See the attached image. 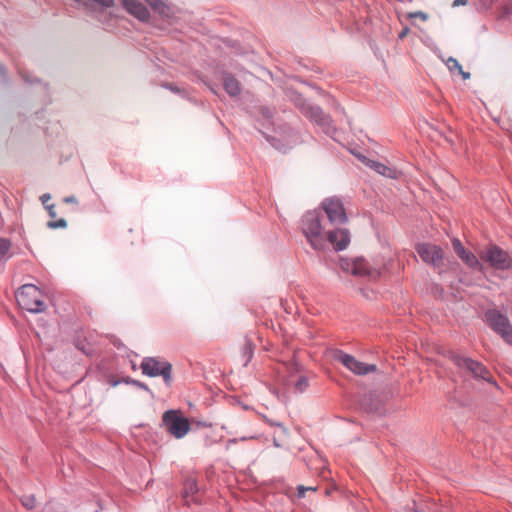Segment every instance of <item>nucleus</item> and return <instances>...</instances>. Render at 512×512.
<instances>
[{
  "label": "nucleus",
  "instance_id": "obj_1",
  "mask_svg": "<svg viewBox=\"0 0 512 512\" xmlns=\"http://www.w3.org/2000/svg\"><path fill=\"white\" fill-rule=\"evenodd\" d=\"M301 229L313 249L320 250L324 247L322 216L320 211L312 210L306 212L301 220Z\"/></svg>",
  "mask_w": 512,
  "mask_h": 512
},
{
  "label": "nucleus",
  "instance_id": "obj_2",
  "mask_svg": "<svg viewBox=\"0 0 512 512\" xmlns=\"http://www.w3.org/2000/svg\"><path fill=\"white\" fill-rule=\"evenodd\" d=\"M161 426L176 439L183 438L191 429L189 419L183 415L181 410L176 409H170L163 413Z\"/></svg>",
  "mask_w": 512,
  "mask_h": 512
},
{
  "label": "nucleus",
  "instance_id": "obj_3",
  "mask_svg": "<svg viewBox=\"0 0 512 512\" xmlns=\"http://www.w3.org/2000/svg\"><path fill=\"white\" fill-rule=\"evenodd\" d=\"M15 297L18 305L28 312L40 313L46 309V305L42 300V292L33 284L23 285L16 292Z\"/></svg>",
  "mask_w": 512,
  "mask_h": 512
},
{
  "label": "nucleus",
  "instance_id": "obj_4",
  "mask_svg": "<svg viewBox=\"0 0 512 512\" xmlns=\"http://www.w3.org/2000/svg\"><path fill=\"white\" fill-rule=\"evenodd\" d=\"M140 368L142 374L148 377L161 376L166 386H171L173 382V368L172 364L169 361H162L157 357H144L140 364Z\"/></svg>",
  "mask_w": 512,
  "mask_h": 512
},
{
  "label": "nucleus",
  "instance_id": "obj_5",
  "mask_svg": "<svg viewBox=\"0 0 512 512\" xmlns=\"http://www.w3.org/2000/svg\"><path fill=\"white\" fill-rule=\"evenodd\" d=\"M480 258L496 271H508L512 269V255L496 244L487 246L480 254Z\"/></svg>",
  "mask_w": 512,
  "mask_h": 512
},
{
  "label": "nucleus",
  "instance_id": "obj_6",
  "mask_svg": "<svg viewBox=\"0 0 512 512\" xmlns=\"http://www.w3.org/2000/svg\"><path fill=\"white\" fill-rule=\"evenodd\" d=\"M448 358L459 368L467 369L474 378L496 384L492 380L490 371L481 362L461 356L453 351L448 352Z\"/></svg>",
  "mask_w": 512,
  "mask_h": 512
},
{
  "label": "nucleus",
  "instance_id": "obj_7",
  "mask_svg": "<svg viewBox=\"0 0 512 512\" xmlns=\"http://www.w3.org/2000/svg\"><path fill=\"white\" fill-rule=\"evenodd\" d=\"M485 321L495 333L512 346V325L506 315L496 309H490L485 313Z\"/></svg>",
  "mask_w": 512,
  "mask_h": 512
},
{
  "label": "nucleus",
  "instance_id": "obj_8",
  "mask_svg": "<svg viewBox=\"0 0 512 512\" xmlns=\"http://www.w3.org/2000/svg\"><path fill=\"white\" fill-rule=\"evenodd\" d=\"M300 110L306 118L320 126L325 133L334 130L331 116L326 114L321 107L310 103H303Z\"/></svg>",
  "mask_w": 512,
  "mask_h": 512
},
{
  "label": "nucleus",
  "instance_id": "obj_9",
  "mask_svg": "<svg viewBox=\"0 0 512 512\" xmlns=\"http://www.w3.org/2000/svg\"><path fill=\"white\" fill-rule=\"evenodd\" d=\"M334 358L356 375H367L377 370V366L375 364H366L358 361L354 356L347 354L342 350H337Z\"/></svg>",
  "mask_w": 512,
  "mask_h": 512
},
{
  "label": "nucleus",
  "instance_id": "obj_10",
  "mask_svg": "<svg viewBox=\"0 0 512 512\" xmlns=\"http://www.w3.org/2000/svg\"><path fill=\"white\" fill-rule=\"evenodd\" d=\"M321 208L324 210L331 224H344L348 221L344 205L342 201L336 197L325 199L321 203Z\"/></svg>",
  "mask_w": 512,
  "mask_h": 512
},
{
  "label": "nucleus",
  "instance_id": "obj_11",
  "mask_svg": "<svg viewBox=\"0 0 512 512\" xmlns=\"http://www.w3.org/2000/svg\"><path fill=\"white\" fill-rule=\"evenodd\" d=\"M416 251L425 263L431 264L435 267L441 266L444 252L440 246L421 243L417 245Z\"/></svg>",
  "mask_w": 512,
  "mask_h": 512
},
{
  "label": "nucleus",
  "instance_id": "obj_12",
  "mask_svg": "<svg viewBox=\"0 0 512 512\" xmlns=\"http://www.w3.org/2000/svg\"><path fill=\"white\" fill-rule=\"evenodd\" d=\"M452 246L457 256L470 268L478 271H483V264L478 258L470 251L466 250L461 241L457 238L452 240Z\"/></svg>",
  "mask_w": 512,
  "mask_h": 512
},
{
  "label": "nucleus",
  "instance_id": "obj_13",
  "mask_svg": "<svg viewBox=\"0 0 512 512\" xmlns=\"http://www.w3.org/2000/svg\"><path fill=\"white\" fill-rule=\"evenodd\" d=\"M327 240L331 243L335 251L346 249L350 243V232L345 228L331 230L327 234Z\"/></svg>",
  "mask_w": 512,
  "mask_h": 512
},
{
  "label": "nucleus",
  "instance_id": "obj_14",
  "mask_svg": "<svg viewBox=\"0 0 512 512\" xmlns=\"http://www.w3.org/2000/svg\"><path fill=\"white\" fill-rule=\"evenodd\" d=\"M122 6L130 15L142 22H146L150 19L149 10L138 0H122Z\"/></svg>",
  "mask_w": 512,
  "mask_h": 512
},
{
  "label": "nucleus",
  "instance_id": "obj_15",
  "mask_svg": "<svg viewBox=\"0 0 512 512\" xmlns=\"http://www.w3.org/2000/svg\"><path fill=\"white\" fill-rule=\"evenodd\" d=\"M223 86L225 91L231 97H236L241 92L240 82L229 73H225L223 77Z\"/></svg>",
  "mask_w": 512,
  "mask_h": 512
},
{
  "label": "nucleus",
  "instance_id": "obj_16",
  "mask_svg": "<svg viewBox=\"0 0 512 512\" xmlns=\"http://www.w3.org/2000/svg\"><path fill=\"white\" fill-rule=\"evenodd\" d=\"M351 272L356 276H372L373 271L371 270L368 262L363 258H358L352 263Z\"/></svg>",
  "mask_w": 512,
  "mask_h": 512
},
{
  "label": "nucleus",
  "instance_id": "obj_17",
  "mask_svg": "<svg viewBox=\"0 0 512 512\" xmlns=\"http://www.w3.org/2000/svg\"><path fill=\"white\" fill-rule=\"evenodd\" d=\"M147 4L163 18H169L171 9L163 0H145Z\"/></svg>",
  "mask_w": 512,
  "mask_h": 512
},
{
  "label": "nucleus",
  "instance_id": "obj_18",
  "mask_svg": "<svg viewBox=\"0 0 512 512\" xmlns=\"http://www.w3.org/2000/svg\"><path fill=\"white\" fill-rule=\"evenodd\" d=\"M253 354H254V345L250 339L245 337L244 343L242 346V358H243V362H244L245 366L250 362V360L253 357Z\"/></svg>",
  "mask_w": 512,
  "mask_h": 512
},
{
  "label": "nucleus",
  "instance_id": "obj_19",
  "mask_svg": "<svg viewBox=\"0 0 512 512\" xmlns=\"http://www.w3.org/2000/svg\"><path fill=\"white\" fill-rule=\"evenodd\" d=\"M198 492V484L195 478H187L183 485V496L188 497Z\"/></svg>",
  "mask_w": 512,
  "mask_h": 512
},
{
  "label": "nucleus",
  "instance_id": "obj_20",
  "mask_svg": "<svg viewBox=\"0 0 512 512\" xmlns=\"http://www.w3.org/2000/svg\"><path fill=\"white\" fill-rule=\"evenodd\" d=\"M123 382L126 383V384H131V385H133V386H135L137 388H140L142 390H145L147 392H151L149 387L144 382H141L139 380L133 379L131 377L124 378Z\"/></svg>",
  "mask_w": 512,
  "mask_h": 512
},
{
  "label": "nucleus",
  "instance_id": "obj_21",
  "mask_svg": "<svg viewBox=\"0 0 512 512\" xmlns=\"http://www.w3.org/2000/svg\"><path fill=\"white\" fill-rule=\"evenodd\" d=\"M309 386V380L306 376H300L295 383L296 391L303 393Z\"/></svg>",
  "mask_w": 512,
  "mask_h": 512
},
{
  "label": "nucleus",
  "instance_id": "obj_22",
  "mask_svg": "<svg viewBox=\"0 0 512 512\" xmlns=\"http://www.w3.org/2000/svg\"><path fill=\"white\" fill-rule=\"evenodd\" d=\"M21 503L26 509L32 510L36 505V500L34 495H26L21 498Z\"/></svg>",
  "mask_w": 512,
  "mask_h": 512
},
{
  "label": "nucleus",
  "instance_id": "obj_23",
  "mask_svg": "<svg viewBox=\"0 0 512 512\" xmlns=\"http://www.w3.org/2000/svg\"><path fill=\"white\" fill-rule=\"evenodd\" d=\"M371 163L372 164L370 165V167H372L376 172H378L381 175L387 176L388 172H390V168H388L386 165L382 163L374 161H371Z\"/></svg>",
  "mask_w": 512,
  "mask_h": 512
},
{
  "label": "nucleus",
  "instance_id": "obj_24",
  "mask_svg": "<svg viewBox=\"0 0 512 512\" xmlns=\"http://www.w3.org/2000/svg\"><path fill=\"white\" fill-rule=\"evenodd\" d=\"M11 248V241L6 238H0V257H5Z\"/></svg>",
  "mask_w": 512,
  "mask_h": 512
},
{
  "label": "nucleus",
  "instance_id": "obj_25",
  "mask_svg": "<svg viewBox=\"0 0 512 512\" xmlns=\"http://www.w3.org/2000/svg\"><path fill=\"white\" fill-rule=\"evenodd\" d=\"M47 226L51 229L66 228L67 221L65 219L61 218L56 221H49L47 223Z\"/></svg>",
  "mask_w": 512,
  "mask_h": 512
},
{
  "label": "nucleus",
  "instance_id": "obj_26",
  "mask_svg": "<svg viewBox=\"0 0 512 512\" xmlns=\"http://www.w3.org/2000/svg\"><path fill=\"white\" fill-rule=\"evenodd\" d=\"M446 65L448 67V69L450 71H454V70H461L462 66L460 65V63L458 62L457 59L453 58V57H449L447 62H446Z\"/></svg>",
  "mask_w": 512,
  "mask_h": 512
},
{
  "label": "nucleus",
  "instance_id": "obj_27",
  "mask_svg": "<svg viewBox=\"0 0 512 512\" xmlns=\"http://www.w3.org/2000/svg\"><path fill=\"white\" fill-rule=\"evenodd\" d=\"M259 112L264 118H266L268 120L272 119L273 114H274V111L267 106L260 107Z\"/></svg>",
  "mask_w": 512,
  "mask_h": 512
},
{
  "label": "nucleus",
  "instance_id": "obj_28",
  "mask_svg": "<svg viewBox=\"0 0 512 512\" xmlns=\"http://www.w3.org/2000/svg\"><path fill=\"white\" fill-rule=\"evenodd\" d=\"M407 17L409 19L420 18L422 21H426L428 18V15L422 11H415V12L408 13Z\"/></svg>",
  "mask_w": 512,
  "mask_h": 512
},
{
  "label": "nucleus",
  "instance_id": "obj_29",
  "mask_svg": "<svg viewBox=\"0 0 512 512\" xmlns=\"http://www.w3.org/2000/svg\"><path fill=\"white\" fill-rule=\"evenodd\" d=\"M162 87H164L165 89H168L169 91H171L173 93L180 94L182 92V90L173 83H164V84H162Z\"/></svg>",
  "mask_w": 512,
  "mask_h": 512
},
{
  "label": "nucleus",
  "instance_id": "obj_30",
  "mask_svg": "<svg viewBox=\"0 0 512 512\" xmlns=\"http://www.w3.org/2000/svg\"><path fill=\"white\" fill-rule=\"evenodd\" d=\"M46 210L48 211V214L51 218H55L56 217V211H55V205L54 204H49V205H46Z\"/></svg>",
  "mask_w": 512,
  "mask_h": 512
},
{
  "label": "nucleus",
  "instance_id": "obj_31",
  "mask_svg": "<svg viewBox=\"0 0 512 512\" xmlns=\"http://www.w3.org/2000/svg\"><path fill=\"white\" fill-rule=\"evenodd\" d=\"M306 486L298 485L297 486V496L298 498H303L305 496Z\"/></svg>",
  "mask_w": 512,
  "mask_h": 512
},
{
  "label": "nucleus",
  "instance_id": "obj_32",
  "mask_svg": "<svg viewBox=\"0 0 512 512\" xmlns=\"http://www.w3.org/2000/svg\"><path fill=\"white\" fill-rule=\"evenodd\" d=\"M410 32V29L408 26H405L401 31L400 33L398 34V38L399 39H404Z\"/></svg>",
  "mask_w": 512,
  "mask_h": 512
},
{
  "label": "nucleus",
  "instance_id": "obj_33",
  "mask_svg": "<svg viewBox=\"0 0 512 512\" xmlns=\"http://www.w3.org/2000/svg\"><path fill=\"white\" fill-rule=\"evenodd\" d=\"M51 199V195L49 193H45L43 195L40 196V200L42 202V204L46 207L47 202Z\"/></svg>",
  "mask_w": 512,
  "mask_h": 512
},
{
  "label": "nucleus",
  "instance_id": "obj_34",
  "mask_svg": "<svg viewBox=\"0 0 512 512\" xmlns=\"http://www.w3.org/2000/svg\"><path fill=\"white\" fill-rule=\"evenodd\" d=\"M64 202L65 203H72V204H77L78 203L76 197L73 196V195L65 197L64 198Z\"/></svg>",
  "mask_w": 512,
  "mask_h": 512
},
{
  "label": "nucleus",
  "instance_id": "obj_35",
  "mask_svg": "<svg viewBox=\"0 0 512 512\" xmlns=\"http://www.w3.org/2000/svg\"><path fill=\"white\" fill-rule=\"evenodd\" d=\"M468 0H454L452 3V7H458L460 5H466Z\"/></svg>",
  "mask_w": 512,
  "mask_h": 512
},
{
  "label": "nucleus",
  "instance_id": "obj_36",
  "mask_svg": "<svg viewBox=\"0 0 512 512\" xmlns=\"http://www.w3.org/2000/svg\"><path fill=\"white\" fill-rule=\"evenodd\" d=\"M458 73L461 75V77L464 79V80H467L470 78L471 74L469 72H466L464 71L462 68L461 70L458 71Z\"/></svg>",
  "mask_w": 512,
  "mask_h": 512
},
{
  "label": "nucleus",
  "instance_id": "obj_37",
  "mask_svg": "<svg viewBox=\"0 0 512 512\" xmlns=\"http://www.w3.org/2000/svg\"><path fill=\"white\" fill-rule=\"evenodd\" d=\"M267 422L271 425V426H278V427H282L283 430L285 431L286 429L283 427V425L279 422H275V421H271V420H267Z\"/></svg>",
  "mask_w": 512,
  "mask_h": 512
},
{
  "label": "nucleus",
  "instance_id": "obj_38",
  "mask_svg": "<svg viewBox=\"0 0 512 512\" xmlns=\"http://www.w3.org/2000/svg\"><path fill=\"white\" fill-rule=\"evenodd\" d=\"M237 441L238 440L236 438L229 439L226 444V449H229L231 444H236Z\"/></svg>",
  "mask_w": 512,
  "mask_h": 512
},
{
  "label": "nucleus",
  "instance_id": "obj_39",
  "mask_svg": "<svg viewBox=\"0 0 512 512\" xmlns=\"http://www.w3.org/2000/svg\"><path fill=\"white\" fill-rule=\"evenodd\" d=\"M317 487L314 486H306V491H316Z\"/></svg>",
  "mask_w": 512,
  "mask_h": 512
},
{
  "label": "nucleus",
  "instance_id": "obj_40",
  "mask_svg": "<svg viewBox=\"0 0 512 512\" xmlns=\"http://www.w3.org/2000/svg\"><path fill=\"white\" fill-rule=\"evenodd\" d=\"M76 347H77L78 349H80L84 354H88V352L85 350V347H84V346H83V347H79V345H78V344H76Z\"/></svg>",
  "mask_w": 512,
  "mask_h": 512
},
{
  "label": "nucleus",
  "instance_id": "obj_41",
  "mask_svg": "<svg viewBox=\"0 0 512 512\" xmlns=\"http://www.w3.org/2000/svg\"><path fill=\"white\" fill-rule=\"evenodd\" d=\"M0 73L3 75L6 73V69L3 65H0Z\"/></svg>",
  "mask_w": 512,
  "mask_h": 512
},
{
  "label": "nucleus",
  "instance_id": "obj_42",
  "mask_svg": "<svg viewBox=\"0 0 512 512\" xmlns=\"http://www.w3.org/2000/svg\"><path fill=\"white\" fill-rule=\"evenodd\" d=\"M119 383H120V381L116 380V381L111 382V385L112 386H117Z\"/></svg>",
  "mask_w": 512,
  "mask_h": 512
},
{
  "label": "nucleus",
  "instance_id": "obj_43",
  "mask_svg": "<svg viewBox=\"0 0 512 512\" xmlns=\"http://www.w3.org/2000/svg\"><path fill=\"white\" fill-rule=\"evenodd\" d=\"M253 438H254V437H252V436H251V437H242V438H241V440H242V441H245V440L253 439Z\"/></svg>",
  "mask_w": 512,
  "mask_h": 512
}]
</instances>
